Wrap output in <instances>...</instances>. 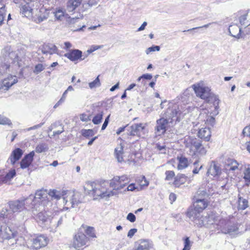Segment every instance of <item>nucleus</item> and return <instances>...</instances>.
Instances as JSON below:
<instances>
[{
	"label": "nucleus",
	"mask_w": 250,
	"mask_h": 250,
	"mask_svg": "<svg viewBox=\"0 0 250 250\" xmlns=\"http://www.w3.org/2000/svg\"><path fill=\"white\" fill-rule=\"evenodd\" d=\"M16 234L6 225L0 227V238L3 240L14 239Z\"/></svg>",
	"instance_id": "nucleus-14"
},
{
	"label": "nucleus",
	"mask_w": 250,
	"mask_h": 250,
	"mask_svg": "<svg viewBox=\"0 0 250 250\" xmlns=\"http://www.w3.org/2000/svg\"><path fill=\"white\" fill-rule=\"evenodd\" d=\"M138 246L136 250H148L152 248L151 242L146 239H141L137 241Z\"/></svg>",
	"instance_id": "nucleus-26"
},
{
	"label": "nucleus",
	"mask_w": 250,
	"mask_h": 250,
	"mask_svg": "<svg viewBox=\"0 0 250 250\" xmlns=\"http://www.w3.org/2000/svg\"><path fill=\"white\" fill-rule=\"evenodd\" d=\"M238 229L236 225H230V223L229 222L226 229H223V233L232 235L234 232L237 231Z\"/></svg>",
	"instance_id": "nucleus-32"
},
{
	"label": "nucleus",
	"mask_w": 250,
	"mask_h": 250,
	"mask_svg": "<svg viewBox=\"0 0 250 250\" xmlns=\"http://www.w3.org/2000/svg\"><path fill=\"white\" fill-rule=\"evenodd\" d=\"M65 192L66 191H63L61 192L56 189L50 190L49 192H47L46 190H39L36 192L35 195H29V198L27 201L30 200H33L34 203L32 204L35 207L36 203H41L43 207H51L52 206V202L50 200V198L52 200H58L61 199L62 197L65 196Z\"/></svg>",
	"instance_id": "nucleus-2"
},
{
	"label": "nucleus",
	"mask_w": 250,
	"mask_h": 250,
	"mask_svg": "<svg viewBox=\"0 0 250 250\" xmlns=\"http://www.w3.org/2000/svg\"><path fill=\"white\" fill-rule=\"evenodd\" d=\"M80 119L83 122H87L90 120L89 116L84 113L80 115Z\"/></svg>",
	"instance_id": "nucleus-58"
},
{
	"label": "nucleus",
	"mask_w": 250,
	"mask_h": 250,
	"mask_svg": "<svg viewBox=\"0 0 250 250\" xmlns=\"http://www.w3.org/2000/svg\"><path fill=\"white\" fill-rule=\"evenodd\" d=\"M18 82V79L15 76H11L6 79H4L0 84V88L5 87V90H8L11 86Z\"/></svg>",
	"instance_id": "nucleus-23"
},
{
	"label": "nucleus",
	"mask_w": 250,
	"mask_h": 250,
	"mask_svg": "<svg viewBox=\"0 0 250 250\" xmlns=\"http://www.w3.org/2000/svg\"><path fill=\"white\" fill-rule=\"evenodd\" d=\"M206 123L208 125L213 126L215 123L214 117L211 116H208L206 120Z\"/></svg>",
	"instance_id": "nucleus-53"
},
{
	"label": "nucleus",
	"mask_w": 250,
	"mask_h": 250,
	"mask_svg": "<svg viewBox=\"0 0 250 250\" xmlns=\"http://www.w3.org/2000/svg\"><path fill=\"white\" fill-rule=\"evenodd\" d=\"M5 7L2 1H0V26L3 23V21L5 17Z\"/></svg>",
	"instance_id": "nucleus-36"
},
{
	"label": "nucleus",
	"mask_w": 250,
	"mask_h": 250,
	"mask_svg": "<svg viewBox=\"0 0 250 250\" xmlns=\"http://www.w3.org/2000/svg\"><path fill=\"white\" fill-rule=\"evenodd\" d=\"M190 242L189 237H186L184 239V248L182 250H189L190 249Z\"/></svg>",
	"instance_id": "nucleus-51"
},
{
	"label": "nucleus",
	"mask_w": 250,
	"mask_h": 250,
	"mask_svg": "<svg viewBox=\"0 0 250 250\" xmlns=\"http://www.w3.org/2000/svg\"><path fill=\"white\" fill-rule=\"evenodd\" d=\"M137 231V229H132L129 230L127 233V237L129 238H131L133 236L135 233Z\"/></svg>",
	"instance_id": "nucleus-60"
},
{
	"label": "nucleus",
	"mask_w": 250,
	"mask_h": 250,
	"mask_svg": "<svg viewBox=\"0 0 250 250\" xmlns=\"http://www.w3.org/2000/svg\"><path fill=\"white\" fill-rule=\"evenodd\" d=\"M199 160L195 161L193 165L195 167L192 170V173L194 174H198L199 173V171L200 170H201L203 168V166L201 165L199 167H198V164H199Z\"/></svg>",
	"instance_id": "nucleus-49"
},
{
	"label": "nucleus",
	"mask_w": 250,
	"mask_h": 250,
	"mask_svg": "<svg viewBox=\"0 0 250 250\" xmlns=\"http://www.w3.org/2000/svg\"><path fill=\"white\" fill-rule=\"evenodd\" d=\"M33 3L32 1L26 3V4L22 5L21 7V14L23 17L29 18L32 15L33 8L32 6Z\"/></svg>",
	"instance_id": "nucleus-20"
},
{
	"label": "nucleus",
	"mask_w": 250,
	"mask_h": 250,
	"mask_svg": "<svg viewBox=\"0 0 250 250\" xmlns=\"http://www.w3.org/2000/svg\"><path fill=\"white\" fill-rule=\"evenodd\" d=\"M227 165L230 167L229 170H235L238 169L239 164L234 159H229L227 160Z\"/></svg>",
	"instance_id": "nucleus-37"
},
{
	"label": "nucleus",
	"mask_w": 250,
	"mask_h": 250,
	"mask_svg": "<svg viewBox=\"0 0 250 250\" xmlns=\"http://www.w3.org/2000/svg\"><path fill=\"white\" fill-rule=\"evenodd\" d=\"M32 203H34L33 202L31 203V209L33 214L36 216L35 219L37 222L41 225L45 224L49 220V216L45 212H42V211L38 213V211L41 210L40 207H44L41 204V203H36L35 207Z\"/></svg>",
	"instance_id": "nucleus-6"
},
{
	"label": "nucleus",
	"mask_w": 250,
	"mask_h": 250,
	"mask_svg": "<svg viewBox=\"0 0 250 250\" xmlns=\"http://www.w3.org/2000/svg\"><path fill=\"white\" fill-rule=\"evenodd\" d=\"M42 52L44 54H50L57 53L58 48L56 46L51 43L44 44L42 47Z\"/></svg>",
	"instance_id": "nucleus-24"
},
{
	"label": "nucleus",
	"mask_w": 250,
	"mask_h": 250,
	"mask_svg": "<svg viewBox=\"0 0 250 250\" xmlns=\"http://www.w3.org/2000/svg\"><path fill=\"white\" fill-rule=\"evenodd\" d=\"M86 234L89 236V237L94 238L96 237V235L94 232V229L93 227H87L85 230Z\"/></svg>",
	"instance_id": "nucleus-44"
},
{
	"label": "nucleus",
	"mask_w": 250,
	"mask_h": 250,
	"mask_svg": "<svg viewBox=\"0 0 250 250\" xmlns=\"http://www.w3.org/2000/svg\"><path fill=\"white\" fill-rule=\"evenodd\" d=\"M106 193H107V194H106V199H107V198H108L110 196H112L113 195H116L118 194V192L116 191H112V190L109 191H106Z\"/></svg>",
	"instance_id": "nucleus-62"
},
{
	"label": "nucleus",
	"mask_w": 250,
	"mask_h": 250,
	"mask_svg": "<svg viewBox=\"0 0 250 250\" xmlns=\"http://www.w3.org/2000/svg\"><path fill=\"white\" fill-rule=\"evenodd\" d=\"M166 178L165 180L167 181L171 180L175 176V173L172 170H167L165 172Z\"/></svg>",
	"instance_id": "nucleus-50"
},
{
	"label": "nucleus",
	"mask_w": 250,
	"mask_h": 250,
	"mask_svg": "<svg viewBox=\"0 0 250 250\" xmlns=\"http://www.w3.org/2000/svg\"><path fill=\"white\" fill-rule=\"evenodd\" d=\"M190 143L191 144V150L193 151L192 155H195L197 153L201 155H205L206 154V150L202 145V141L196 138L190 140Z\"/></svg>",
	"instance_id": "nucleus-10"
},
{
	"label": "nucleus",
	"mask_w": 250,
	"mask_h": 250,
	"mask_svg": "<svg viewBox=\"0 0 250 250\" xmlns=\"http://www.w3.org/2000/svg\"><path fill=\"white\" fill-rule=\"evenodd\" d=\"M126 185L123 183L120 180H114V178L110 181V186L114 190H118L123 188Z\"/></svg>",
	"instance_id": "nucleus-31"
},
{
	"label": "nucleus",
	"mask_w": 250,
	"mask_h": 250,
	"mask_svg": "<svg viewBox=\"0 0 250 250\" xmlns=\"http://www.w3.org/2000/svg\"><path fill=\"white\" fill-rule=\"evenodd\" d=\"M82 0H69L67 2V10L70 12L74 11L78 6H79Z\"/></svg>",
	"instance_id": "nucleus-28"
},
{
	"label": "nucleus",
	"mask_w": 250,
	"mask_h": 250,
	"mask_svg": "<svg viewBox=\"0 0 250 250\" xmlns=\"http://www.w3.org/2000/svg\"><path fill=\"white\" fill-rule=\"evenodd\" d=\"M101 85V83L98 76L93 82L89 83V86L91 89L99 87Z\"/></svg>",
	"instance_id": "nucleus-43"
},
{
	"label": "nucleus",
	"mask_w": 250,
	"mask_h": 250,
	"mask_svg": "<svg viewBox=\"0 0 250 250\" xmlns=\"http://www.w3.org/2000/svg\"><path fill=\"white\" fill-rule=\"evenodd\" d=\"M97 184L94 182H87L85 184V186L84 187L85 191L87 192L89 194H91Z\"/></svg>",
	"instance_id": "nucleus-34"
},
{
	"label": "nucleus",
	"mask_w": 250,
	"mask_h": 250,
	"mask_svg": "<svg viewBox=\"0 0 250 250\" xmlns=\"http://www.w3.org/2000/svg\"><path fill=\"white\" fill-rule=\"evenodd\" d=\"M93 112L95 113V115L92 120V123L94 125H99L103 119L104 108L102 107L96 106L94 107Z\"/></svg>",
	"instance_id": "nucleus-17"
},
{
	"label": "nucleus",
	"mask_w": 250,
	"mask_h": 250,
	"mask_svg": "<svg viewBox=\"0 0 250 250\" xmlns=\"http://www.w3.org/2000/svg\"><path fill=\"white\" fill-rule=\"evenodd\" d=\"M70 213L68 212L65 215L62 216L59 219L57 222V227L60 226L62 224L63 221L66 222L68 217H70Z\"/></svg>",
	"instance_id": "nucleus-45"
},
{
	"label": "nucleus",
	"mask_w": 250,
	"mask_h": 250,
	"mask_svg": "<svg viewBox=\"0 0 250 250\" xmlns=\"http://www.w3.org/2000/svg\"><path fill=\"white\" fill-rule=\"evenodd\" d=\"M106 194H107L106 190L99 184H97V186H95L93 192L91 193V195L95 197V199H97L99 197L101 198L106 199Z\"/></svg>",
	"instance_id": "nucleus-22"
},
{
	"label": "nucleus",
	"mask_w": 250,
	"mask_h": 250,
	"mask_svg": "<svg viewBox=\"0 0 250 250\" xmlns=\"http://www.w3.org/2000/svg\"><path fill=\"white\" fill-rule=\"evenodd\" d=\"M229 32L231 36L236 39H239L241 37V28L236 25L230 26L229 28Z\"/></svg>",
	"instance_id": "nucleus-29"
},
{
	"label": "nucleus",
	"mask_w": 250,
	"mask_h": 250,
	"mask_svg": "<svg viewBox=\"0 0 250 250\" xmlns=\"http://www.w3.org/2000/svg\"><path fill=\"white\" fill-rule=\"evenodd\" d=\"M221 172V169L215 163H213L210 167L208 169L207 174L208 175H211L214 177L218 175Z\"/></svg>",
	"instance_id": "nucleus-30"
},
{
	"label": "nucleus",
	"mask_w": 250,
	"mask_h": 250,
	"mask_svg": "<svg viewBox=\"0 0 250 250\" xmlns=\"http://www.w3.org/2000/svg\"><path fill=\"white\" fill-rule=\"evenodd\" d=\"M192 87L196 95L201 99L205 100L208 97L210 89L208 87L201 86L199 84H193Z\"/></svg>",
	"instance_id": "nucleus-12"
},
{
	"label": "nucleus",
	"mask_w": 250,
	"mask_h": 250,
	"mask_svg": "<svg viewBox=\"0 0 250 250\" xmlns=\"http://www.w3.org/2000/svg\"><path fill=\"white\" fill-rule=\"evenodd\" d=\"M34 155V151H32L29 153L26 154L20 162L21 167L22 169H25L31 165L33 161Z\"/></svg>",
	"instance_id": "nucleus-16"
},
{
	"label": "nucleus",
	"mask_w": 250,
	"mask_h": 250,
	"mask_svg": "<svg viewBox=\"0 0 250 250\" xmlns=\"http://www.w3.org/2000/svg\"><path fill=\"white\" fill-rule=\"evenodd\" d=\"M192 220L199 227L205 226L207 228L214 223L213 216L209 215L203 216L200 215V217L193 219Z\"/></svg>",
	"instance_id": "nucleus-11"
},
{
	"label": "nucleus",
	"mask_w": 250,
	"mask_h": 250,
	"mask_svg": "<svg viewBox=\"0 0 250 250\" xmlns=\"http://www.w3.org/2000/svg\"><path fill=\"white\" fill-rule=\"evenodd\" d=\"M193 176L191 177H188L184 174H178L174 178L173 185L175 187L178 188L181 185L185 184L188 180L189 181L192 180Z\"/></svg>",
	"instance_id": "nucleus-21"
},
{
	"label": "nucleus",
	"mask_w": 250,
	"mask_h": 250,
	"mask_svg": "<svg viewBox=\"0 0 250 250\" xmlns=\"http://www.w3.org/2000/svg\"><path fill=\"white\" fill-rule=\"evenodd\" d=\"M198 137L206 141H208L211 136V131L208 127L201 128L198 133Z\"/></svg>",
	"instance_id": "nucleus-27"
},
{
	"label": "nucleus",
	"mask_w": 250,
	"mask_h": 250,
	"mask_svg": "<svg viewBox=\"0 0 250 250\" xmlns=\"http://www.w3.org/2000/svg\"><path fill=\"white\" fill-rule=\"evenodd\" d=\"M244 178L245 179L246 182L250 183V168H248L245 170L244 172Z\"/></svg>",
	"instance_id": "nucleus-54"
},
{
	"label": "nucleus",
	"mask_w": 250,
	"mask_h": 250,
	"mask_svg": "<svg viewBox=\"0 0 250 250\" xmlns=\"http://www.w3.org/2000/svg\"><path fill=\"white\" fill-rule=\"evenodd\" d=\"M81 133L83 137L86 138L93 136L95 134L93 130L85 129L82 130Z\"/></svg>",
	"instance_id": "nucleus-42"
},
{
	"label": "nucleus",
	"mask_w": 250,
	"mask_h": 250,
	"mask_svg": "<svg viewBox=\"0 0 250 250\" xmlns=\"http://www.w3.org/2000/svg\"><path fill=\"white\" fill-rule=\"evenodd\" d=\"M2 53L4 58V62H6L7 63L9 62V64L11 63H17V65L20 66L18 62V55L15 52L13 51L10 47L6 46L2 50Z\"/></svg>",
	"instance_id": "nucleus-7"
},
{
	"label": "nucleus",
	"mask_w": 250,
	"mask_h": 250,
	"mask_svg": "<svg viewBox=\"0 0 250 250\" xmlns=\"http://www.w3.org/2000/svg\"><path fill=\"white\" fill-rule=\"evenodd\" d=\"M55 16L58 20H61L63 17V12L59 10L56 12Z\"/></svg>",
	"instance_id": "nucleus-59"
},
{
	"label": "nucleus",
	"mask_w": 250,
	"mask_h": 250,
	"mask_svg": "<svg viewBox=\"0 0 250 250\" xmlns=\"http://www.w3.org/2000/svg\"><path fill=\"white\" fill-rule=\"evenodd\" d=\"M205 100L208 103H212L214 106L215 111L213 113V115H216L219 113L218 109L219 108V104L220 100L218 97L211 92H210L208 97Z\"/></svg>",
	"instance_id": "nucleus-19"
},
{
	"label": "nucleus",
	"mask_w": 250,
	"mask_h": 250,
	"mask_svg": "<svg viewBox=\"0 0 250 250\" xmlns=\"http://www.w3.org/2000/svg\"><path fill=\"white\" fill-rule=\"evenodd\" d=\"M177 159L179 160V164L177 167L178 169H183L188 166V160L187 158L182 156L178 157Z\"/></svg>",
	"instance_id": "nucleus-33"
},
{
	"label": "nucleus",
	"mask_w": 250,
	"mask_h": 250,
	"mask_svg": "<svg viewBox=\"0 0 250 250\" xmlns=\"http://www.w3.org/2000/svg\"><path fill=\"white\" fill-rule=\"evenodd\" d=\"M120 180L123 183L125 184L126 185L129 182V178L127 175H123L121 176H115L114 177V180L117 181Z\"/></svg>",
	"instance_id": "nucleus-41"
},
{
	"label": "nucleus",
	"mask_w": 250,
	"mask_h": 250,
	"mask_svg": "<svg viewBox=\"0 0 250 250\" xmlns=\"http://www.w3.org/2000/svg\"><path fill=\"white\" fill-rule=\"evenodd\" d=\"M43 124H44V123H41L40 124H38V125H34V126H33L32 127H29L28 128H26L25 129V130L26 131H30V130H31L37 129V128H38L39 127H41Z\"/></svg>",
	"instance_id": "nucleus-61"
},
{
	"label": "nucleus",
	"mask_w": 250,
	"mask_h": 250,
	"mask_svg": "<svg viewBox=\"0 0 250 250\" xmlns=\"http://www.w3.org/2000/svg\"><path fill=\"white\" fill-rule=\"evenodd\" d=\"M16 175V172L15 169H12L10 170L8 173H7L5 175L6 176V179L7 181H10L12 179H13Z\"/></svg>",
	"instance_id": "nucleus-46"
},
{
	"label": "nucleus",
	"mask_w": 250,
	"mask_h": 250,
	"mask_svg": "<svg viewBox=\"0 0 250 250\" xmlns=\"http://www.w3.org/2000/svg\"><path fill=\"white\" fill-rule=\"evenodd\" d=\"M229 223V222L226 219H220L218 223L217 224L218 226V229H220L223 233V229H226Z\"/></svg>",
	"instance_id": "nucleus-39"
},
{
	"label": "nucleus",
	"mask_w": 250,
	"mask_h": 250,
	"mask_svg": "<svg viewBox=\"0 0 250 250\" xmlns=\"http://www.w3.org/2000/svg\"><path fill=\"white\" fill-rule=\"evenodd\" d=\"M242 134L244 136L250 137V125L244 127Z\"/></svg>",
	"instance_id": "nucleus-55"
},
{
	"label": "nucleus",
	"mask_w": 250,
	"mask_h": 250,
	"mask_svg": "<svg viewBox=\"0 0 250 250\" xmlns=\"http://www.w3.org/2000/svg\"><path fill=\"white\" fill-rule=\"evenodd\" d=\"M48 149V145L45 143L40 144L38 145L35 148V151L37 153H40L45 152Z\"/></svg>",
	"instance_id": "nucleus-38"
},
{
	"label": "nucleus",
	"mask_w": 250,
	"mask_h": 250,
	"mask_svg": "<svg viewBox=\"0 0 250 250\" xmlns=\"http://www.w3.org/2000/svg\"><path fill=\"white\" fill-rule=\"evenodd\" d=\"M10 68L9 62H5L0 65V76L7 72Z\"/></svg>",
	"instance_id": "nucleus-40"
},
{
	"label": "nucleus",
	"mask_w": 250,
	"mask_h": 250,
	"mask_svg": "<svg viewBox=\"0 0 250 250\" xmlns=\"http://www.w3.org/2000/svg\"><path fill=\"white\" fill-rule=\"evenodd\" d=\"M83 52L79 49H71L69 52L64 54V56L66 57L72 62L78 61V60H84L85 57L82 58Z\"/></svg>",
	"instance_id": "nucleus-13"
},
{
	"label": "nucleus",
	"mask_w": 250,
	"mask_h": 250,
	"mask_svg": "<svg viewBox=\"0 0 250 250\" xmlns=\"http://www.w3.org/2000/svg\"><path fill=\"white\" fill-rule=\"evenodd\" d=\"M8 181L6 179V176L5 175H0V184H5L7 183Z\"/></svg>",
	"instance_id": "nucleus-64"
},
{
	"label": "nucleus",
	"mask_w": 250,
	"mask_h": 250,
	"mask_svg": "<svg viewBox=\"0 0 250 250\" xmlns=\"http://www.w3.org/2000/svg\"><path fill=\"white\" fill-rule=\"evenodd\" d=\"M188 107L182 105L170 104L165 112L164 116L156 121L155 131L157 135L164 134L166 130L173 125L174 121L179 122L181 115H185L188 112Z\"/></svg>",
	"instance_id": "nucleus-1"
},
{
	"label": "nucleus",
	"mask_w": 250,
	"mask_h": 250,
	"mask_svg": "<svg viewBox=\"0 0 250 250\" xmlns=\"http://www.w3.org/2000/svg\"><path fill=\"white\" fill-rule=\"evenodd\" d=\"M160 49V47L158 45H153L151 47H148L146 49V54H148L151 52H153L155 51H159Z\"/></svg>",
	"instance_id": "nucleus-52"
},
{
	"label": "nucleus",
	"mask_w": 250,
	"mask_h": 250,
	"mask_svg": "<svg viewBox=\"0 0 250 250\" xmlns=\"http://www.w3.org/2000/svg\"><path fill=\"white\" fill-rule=\"evenodd\" d=\"M127 131L128 135L140 137L145 134V126L142 123L134 124L128 127Z\"/></svg>",
	"instance_id": "nucleus-8"
},
{
	"label": "nucleus",
	"mask_w": 250,
	"mask_h": 250,
	"mask_svg": "<svg viewBox=\"0 0 250 250\" xmlns=\"http://www.w3.org/2000/svg\"><path fill=\"white\" fill-rule=\"evenodd\" d=\"M64 193L66 195L63 197V200L67 209L77 208L82 203L81 194L79 192L67 190Z\"/></svg>",
	"instance_id": "nucleus-3"
},
{
	"label": "nucleus",
	"mask_w": 250,
	"mask_h": 250,
	"mask_svg": "<svg viewBox=\"0 0 250 250\" xmlns=\"http://www.w3.org/2000/svg\"><path fill=\"white\" fill-rule=\"evenodd\" d=\"M126 219L130 222L133 223L136 221V216L133 213H129L127 215Z\"/></svg>",
	"instance_id": "nucleus-56"
},
{
	"label": "nucleus",
	"mask_w": 250,
	"mask_h": 250,
	"mask_svg": "<svg viewBox=\"0 0 250 250\" xmlns=\"http://www.w3.org/2000/svg\"><path fill=\"white\" fill-rule=\"evenodd\" d=\"M0 125H10L12 123L9 119L0 115Z\"/></svg>",
	"instance_id": "nucleus-47"
},
{
	"label": "nucleus",
	"mask_w": 250,
	"mask_h": 250,
	"mask_svg": "<svg viewBox=\"0 0 250 250\" xmlns=\"http://www.w3.org/2000/svg\"><path fill=\"white\" fill-rule=\"evenodd\" d=\"M29 198V196L26 199L10 202L9 206L10 209L13 212H20L24 209H31V203H32L33 199L31 201L30 200L27 201Z\"/></svg>",
	"instance_id": "nucleus-5"
},
{
	"label": "nucleus",
	"mask_w": 250,
	"mask_h": 250,
	"mask_svg": "<svg viewBox=\"0 0 250 250\" xmlns=\"http://www.w3.org/2000/svg\"><path fill=\"white\" fill-rule=\"evenodd\" d=\"M124 146L120 144L117 146L114 150V156L118 162L122 163L124 161Z\"/></svg>",
	"instance_id": "nucleus-25"
},
{
	"label": "nucleus",
	"mask_w": 250,
	"mask_h": 250,
	"mask_svg": "<svg viewBox=\"0 0 250 250\" xmlns=\"http://www.w3.org/2000/svg\"><path fill=\"white\" fill-rule=\"evenodd\" d=\"M23 152L20 148H17L13 150L8 158L7 162L10 161L12 165L14 166L17 161H19L21 157Z\"/></svg>",
	"instance_id": "nucleus-18"
},
{
	"label": "nucleus",
	"mask_w": 250,
	"mask_h": 250,
	"mask_svg": "<svg viewBox=\"0 0 250 250\" xmlns=\"http://www.w3.org/2000/svg\"><path fill=\"white\" fill-rule=\"evenodd\" d=\"M238 209L244 210L248 207V201L247 199L241 197L238 198Z\"/></svg>",
	"instance_id": "nucleus-35"
},
{
	"label": "nucleus",
	"mask_w": 250,
	"mask_h": 250,
	"mask_svg": "<svg viewBox=\"0 0 250 250\" xmlns=\"http://www.w3.org/2000/svg\"><path fill=\"white\" fill-rule=\"evenodd\" d=\"M138 188L137 187H135V184H131L127 187V190L128 191H134L135 189Z\"/></svg>",
	"instance_id": "nucleus-63"
},
{
	"label": "nucleus",
	"mask_w": 250,
	"mask_h": 250,
	"mask_svg": "<svg viewBox=\"0 0 250 250\" xmlns=\"http://www.w3.org/2000/svg\"><path fill=\"white\" fill-rule=\"evenodd\" d=\"M45 69V66L42 63H38L35 66L33 72L36 74L40 73Z\"/></svg>",
	"instance_id": "nucleus-48"
},
{
	"label": "nucleus",
	"mask_w": 250,
	"mask_h": 250,
	"mask_svg": "<svg viewBox=\"0 0 250 250\" xmlns=\"http://www.w3.org/2000/svg\"><path fill=\"white\" fill-rule=\"evenodd\" d=\"M47 238L44 235H40L34 239L32 243V247L36 250H39L47 245Z\"/></svg>",
	"instance_id": "nucleus-15"
},
{
	"label": "nucleus",
	"mask_w": 250,
	"mask_h": 250,
	"mask_svg": "<svg viewBox=\"0 0 250 250\" xmlns=\"http://www.w3.org/2000/svg\"><path fill=\"white\" fill-rule=\"evenodd\" d=\"M247 15H248L247 14H244V15H242V16H241L240 17V18H239V21H240V23L242 25H246V26H248L249 25H250V24H248L247 25H246L245 24V21L247 20Z\"/></svg>",
	"instance_id": "nucleus-57"
},
{
	"label": "nucleus",
	"mask_w": 250,
	"mask_h": 250,
	"mask_svg": "<svg viewBox=\"0 0 250 250\" xmlns=\"http://www.w3.org/2000/svg\"><path fill=\"white\" fill-rule=\"evenodd\" d=\"M193 206L194 208L187 212V216L191 220L200 217V213L207 208L208 204L204 199H197Z\"/></svg>",
	"instance_id": "nucleus-4"
},
{
	"label": "nucleus",
	"mask_w": 250,
	"mask_h": 250,
	"mask_svg": "<svg viewBox=\"0 0 250 250\" xmlns=\"http://www.w3.org/2000/svg\"><path fill=\"white\" fill-rule=\"evenodd\" d=\"M88 241V238L84 233L78 232L74 237L72 246L75 249L79 250L80 248L84 246H88V244H87Z\"/></svg>",
	"instance_id": "nucleus-9"
}]
</instances>
